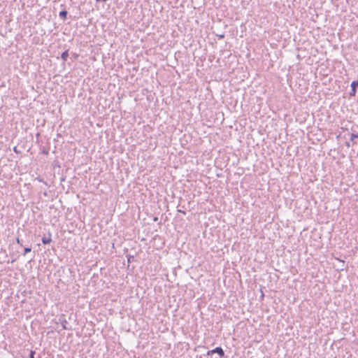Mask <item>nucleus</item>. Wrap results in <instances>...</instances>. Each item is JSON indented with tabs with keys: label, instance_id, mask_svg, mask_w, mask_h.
Wrapping results in <instances>:
<instances>
[{
	"label": "nucleus",
	"instance_id": "obj_19",
	"mask_svg": "<svg viewBox=\"0 0 358 358\" xmlns=\"http://www.w3.org/2000/svg\"><path fill=\"white\" fill-rule=\"evenodd\" d=\"M39 358H41V357H39Z\"/></svg>",
	"mask_w": 358,
	"mask_h": 358
},
{
	"label": "nucleus",
	"instance_id": "obj_9",
	"mask_svg": "<svg viewBox=\"0 0 358 358\" xmlns=\"http://www.w3.org/2000/svg\"><path fill=\"white\" fill-rule=\"evenodd\" d=\"M127 257L128 264L131 263L134 260V257L133 255H127Z\"/></svg>",
	"mask_w": 358,
	"mask_h": 358
},
{
	"label": "nucleus",
	"instance_id": "obj_4",
	"mask_svg": "<svg viewBox=\"0 0 358 358\" xmlns=\"http://www.w3.org/2000/svg\"><path fill=\"white\" fill-rule=\"evenodd\" d=\"M214 354H217L220 357H224L225 355L224 351L221 347H216L213 349Z\"/></svg>",
	"mask_w": 358,
	"mask_h": 358
},
{
	"label": "nucleus",
	"instance_id": "obj_8",
	"mask_svg": "<svg viewBox=\"0 0 358 358\" xmlns=\"http://www.w3.org/2000/svg\"><path fill=\"white\" fill-rule=\"evenodd\" d=\"M31 251V248L30 247L24 248L23 255H26L27 253L30 252Z\"/></svg>",
	"mask_w": 358,
	"mask_h": 358
},
{
	"label": "nucleus",
	"instance_id": "obj_15",
	"mask_svg": "<svg viewBox=\"0 0 358 358\" xmlns=\"http://www.w3.org/2000/svg\"><path fill=\"white\" fill-rule=\"evenodd\" d=\"M178 212L181 213H182V214H184V215H186V212H185V210H182L178 209Z\"/></svg>",
	"mask_w": 358,
	"mask_h": 358
},
{
	"label": "nucleus",
	"instance_id": "obj_3",
	"mask_svg": "<svg viewBox=\"0 0 358 358\" xmlns=\"http://www.w3.org/2000/svg\"><path fill=\"white\" fill-rule=\"evenodd\" d=\"M52 235H51V233L50 232H48V236H44L41 241H42V243L44 244V245H46V244H49L51 243L52 241Z\"/></svg>",
	"mask_w": 358,
	"mask_h": 358
},
{
	"label": "nucleus",
	"instance_id": "obj_18",
	"mask_svg": "<svg viewBox=\"0 0 358 358\" xmlns=\"http://www.w3.org/2000/svg\"><path fill=\"white\" fill-rule=\"evenodd\" d=\"M154 221H157L158 220V217H155L154 219H153Z\"/></svg>",
	"mask_w": 358,
	"mask_h": 358
},
{
	"label": "nucleus",
	"instance_id": "obj_7",
	"mask_svg": "<svg viewBox=\"0 0 358 358\" xmlns=\"http://www.w3.org/2000/svg\"><path fill=\"white\" fill-rule=\"evenodd\" d=\"M358 138V134H350V141L353 142V143H355V139Z\"/></svg>",
	"mask_w": 358,
	"mask_h": 358
},
{
	"label": "nucleus",
	"instance_id": "obj_1",
	"mask_svg": "<svg viewBox=\"0 0 358 358\" xmlns=\"http://www.w3.org/2000/svg\"><path fill=\"white\" fill-rule=\"evenodd\" d=\"M351 90L349 93L350 96H355L357 92V87H358V80H353L350 85Z\"/></svg>",
	"mask_w": 358,
	"mask_h": 358
},
{
	"label": "nucleus",
	"instance_id": "obj_2",
	"mask_svg": "<svg viewBox=\"0 0 358 358\" xmlns=\"http://www.w3.org/2000/svg\"><path fill=\"white\" fill-rule=\"evenodd\" d=\"M59 322L61 323L62 326V328L63 329H67V330H69L71 329V327H67V324H68V322L67 320H66L65 317L64 316H62L59 317Z\"/></svg>",
	"mask_w": 358,
	"mask_h": 358
},
{
	"label": "nucleus",
	"instance_id": "obj_6",
	"mask_svg": "<svg viewBox=\"0 0 358 358\" xmlns=\"http://www.w3.org/2000/svg\"><path fill=\"white\" fill-rule=\"evenodd\" d=\"M68 57H69V51L68 50L63 52L61 55L62 59L65 62L67 60Z\"/></svg>",
	"mask_w": 358,
	"mask_h": 358
},
{
	"label": "nucleus",
	"instance_id": "obj_11",
	"mask_svg": "<svg viewBox=\"0 0 358 358\" xmlns=\"http://www.w3.org/2000/svg\"><path fill=\"white\" fill-rule=\"evenodd\" d=\"M35 353V351L31 350L29 354V358H34Z\"/></svg>",
	"mask_w": 358,
	"mask_h": 358
},
{
	"label": "nucleus",
	"instance_id": "obj_10",
	"mask_svg": "<svg viewBox=\"0 0 358 358\" xmlns=\"http://www.w3.org/2000/svg\"><path fill=\"white\" fill-rule=\"evenodd\" d=\"M214 354V352H213V350H208L207 352H206V356H211L212 355Z\"/></svg>",
	"mask_w": 358,
	"mask_h": 358
},
{
	"label": "nucleus",
	"instance_id": "obj_17",
	"mask_svg": "<svg viewBox=\"0 0 358 358\" xmlns=\"http://www.w3.org/2000/svg\"><path fill=\"white\" fill-rule=\"evenodd\" d=\"M13 150H14V152H15L16 153H18V151H17L16 147H15Z\"/></svg>",
	"mask_w": 358,
	"mask_h": 358
},
{
	"label": "nucleus",
	"instance_id": "obj_14",
	"mask_svg": "<svg viewBox=\"0 0 358 358\" xmlns=\"http://www.w3.org/2000/svg\"><path fill=\"white\" fill-rule=\"evenodd\" d=\"M43 154L44 155H48V150H46L45 148H43V151H42Z\"/></svg>",
	"mask_w": 358,
	"mask_h": 358
},
{
	"label": "nucleus",
	"instance_id": "obj_13",
	"mask_svg": "<svg viewBox=\"0 0 358 358\" xmlns=\"http://www.w3.org/2000/svg\"><path fill=\"white\" fill-rule=\"evenodd\" d=\"M16 241L17 244H19L20 246H22V241L19 238H17Z\"/></svg>",
	"mask_w": 358,
	"mask_h": 358
},
{
	"label": "nucleus",
	"instance_id": "obj_5",
	"mask_svg": "<svg viewBox=\"0 0 358 358\" xmlns=\"http://www.w3.org/2000/svg\"><path fill=\"white\" fill-rule=\"evenodd\" d=\"M67 15H68V13L66 10H61L59 13V16L63 20H65L66 19V17H67Z\"/></svg>",
	"mask_w": 358,
	"mask_h": 358
},
{
	"label": "nucleus",
	"instance_id": "obj_16",
	"mask_svg": "<svg viewBox=\"0 0 358 358\" xmlns=\"http://www.w3.org/2000/svg\"><path fill=\"white\" fill-rule=\"evenodd\" d=\"M108 0H96V2H100V1L106 2Z\"/></svg>",
	"mask_w": 358,
	"mask_h": 358
},
{
	"label": "nucleus",
	"instance_id": "obj_12",
	"mask_svg": "<svg viewBox=\"0 0 358 358\" xmlns=\"http://www.w3.org/2000/svg\"><path fill=\"white\" fill-rule=\"evenodd\" d=\"M216 36H217V38H218L219 39H222V38H224V34H217Z\"/></svg>",
	"mask_w": 358,
	"mask_h": 358
}]
</instances>
